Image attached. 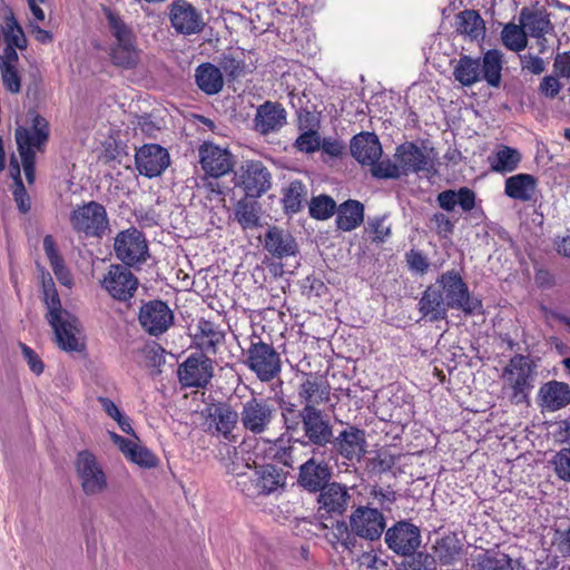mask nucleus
Listing matches in <instances>:
<instances>
[{
	"instance_id": "f257e3e1",
	"label": "nucleus",
	"mask_w": 570,
	"mask_h": 570,
	"mask_svg": "<svg viewBox=\"0 0 570 570\" xmlns=\"http://www.w3.org/2000/svg\"><path fill=\"white\" fill-rule=\"evenodd\" d=\"M281 416L288 442L302 446H312L317 455L321 449L326 450L334 435V425L330 415L318 407H301L291 401L279 403Z\"/></svg>"
},
{
	"instance_id": "6e6552de",
	"label": "nucleus",
	"mask_w": 570,
	"mask_h": 570,
	"mask_svg": "<svg viewBox=\"0 0 570 570\" xmlns=\"http://www.w3.org/2000/svg\"><path fill=\"white\" fill-rule=\"evenodd\" d=\"M256 338L257 341H250L244 363L259 381L269 382L281 373V355L272 344L263 342L259 337Z\"/></svg>"
},
{
	"instance_id": "e433bc0d",
	"label": "nucleus",
	"mask_w": 570,
	"mask_h": 570,
	"mask_svg": "<svg viewBox=\"0 0 570 570\" xmlns=\"http://www.w3.org/2000/svg\"><path fill=\"white\" fill-rule=\"evenodd\" d=\"M195 83L207 96H214L224 87V76L216 65L203 62L195 69Z\"/></svg>"
},
{
	"instance_id": "c9c22d12",
	"label": "nucleus",
	"mask_w": 570,
	"mask_h": 570,
	"mask_svg": "<svg viewBox=\"0 0 570 570\" xmlns=\"http://www.w3.org/2000/svg\"><path fill=\"white\" fill-rule=\"evenodd\" d=\"M519 21L531 37L539 40L541 39L542 41H546L544 35L553 30L549 13L546 9L531 10L528 7H523L520 11Z\"/></svg>"
},
{
	"instance_id": "0eeeda50",
	"label": "nucleus",
	"mask_w": 570,
	"mask_h": 570,
	"mask_svg": "<svg viewBox=\"0 0 570 570\" xmlns=\"http://www.w3.org/2000/svg\"><path fill=\"white\" fill-rule=\"evenodd\" d=\"M367 440L365 430L356 425H346L337 434L334 433L328 448L323 454L328 453L330 459L341 456L347 462L360 463L367 453Z\"/></svg>"
},
{
	"instance_id": "f704fd0d",
	"label": "nucleus",
	"mask_w": 570,
	"mask_h": 570,
	"mask_svg": "<svg viewBox=\"0 0 570 570\" xmlns=\"http://www.w3.org/2000/svg\"><path fill=\"white\" fill-rule=\"evenodd\" d=\"M197 333L194 335V344L204 354H217V346L223 343L225 334L217 330L208 320L200 318L197 324Z\"/></svg>"
},
{
	"instance_id": "864d4df0",
	"label": "nucleus",
	"mask_w": 570,
	"mask_h": 570,
	"mask_svg": "<svg viewBox=\"0 0 570 570\" xmlns=\"http://www.w3.org/2000/svg\"><path fill=\"white\" fill-rule=\"evenodd\" d=\"M503 45L512 51H521L527 46L524 28L512 22L507 23L501 32Z\"/></svg>"
},
{
	"instance_id": "603ef678",
	"label": "nucleus",
	"mask_w": 570,
	"mask_h": 570,
	"mask_svg": "<svg viewBox=\"0 0 570 570\" xmlns=\"http://www.w3.org/2000/svg\"><path fill=\"white\" fill-rule=\"evenodd\" d=\"M294 442H288V434L285 431L273 442L271 455L274 461L284 466L292 468L294 460Z\"/></svg>"
},
{
	"instance_id": "58836bf2",
	"label": "nucleus",
	"mask_w": 570,
	"mask_h": 570,
	"mask_svg": "<svg viewBox=\"0 0 570 570\" xmlns=\"http://www.w3.org/2000/svg\"><path fill=\"white\" fill-rule=\"evenodd\" d=\"M503 55L498 49H489L480 58V81L484 80L490 87L499 88L502 81Z\"/></svg>"
},
{
	"instance_id": "c756f323",
	"label": "nucleus",
	"mask_w": 570,
	"mask_h": 570,
	"mask_svg": "<svg viewBox=\"0 0 570 570\" xmlns=\"http://www.w3.org/2000/svg\"><path fill=\"white\" fill-rule=\"evenodd\" d=\"M203 414L215 425V431L228 439L239 421V413L227 402L207 405Z\"/></svg>"
},
{
	"instance_id": "f3484780",
	"label": "nucleus",
	"mask_w": 570,
	"mask_h": 570,
	"mask_svg": "<svg viewBox=\"0 0 570 570\" xmlns=\"http://www.w3.org/2000/svg\"><path fill=\"white\" fill-rule=\"evenodd\" d=\"M175 320L174 312L161 299L142 302L138 322L141 328L151 336H159L168 331Z\"/></svg>"
},
{
	"instance_id": "6ab92c4d",
	"label": "nucleus",
	"mask_w": 570,
	"mask_h": 570,
	"mask_svg": "<svg viewBox=\"0 0 570 570\" xmlns=\"http://www.w3.org/2000/svg\"><path fill=\"white\" fill-rule=\"evenodd\" d=\"M332 476L331 465L324 460H317L313 454L299 465L296 482L302 490L316 494L332 483Z\"/></svg>"
},
{
	"instance_id": "4d7b16f0",
	"label": "nucleus",
	"mask_w": 570,
	"mask_h": 570,
	"mask_svg": "<svg viewBox=\"0 0 570 570\" xmlns=\"http://www.w3.org/2000/svg\"><path fill=\"white\" fill-rule=\"evenodd\" d=\"M372 166V175L379 179H399L403 171L400 164L392 163L390 159L375 161Z\"/></svg>"
},
{
	"instance_id": "9d476101",
	"label": "nucleus",
	"mask_w": 570,
	"mask_h": 570,
	"mask_svg": "<svg viewBox=\"0 0 570 570\" xmlns=\"http://www.w3.org/2000/svg\"><path fill=\"white\" fill-rule=\"evenodd\" d=\"M114 249L116 257L129 267L142 264L149 257L145 234L136 227L119 232L115 238Z\"/></svg>"
},
{
	"instance_id": "a211bd4d",
	"label": "nucleus",
	"mask_w": 570,
	"mask_h": 570,
	"mask_svg": "<svg viewBox=\"0 0 570 570\" xmlns=\"http://www.w3.org/2000/svg\"><path fill=\"white\" fill-rule=\"evenodd\" d=\"M385 518L376 508L358 505L350 515V528L358 538L377 541L385 531Z\"/></svg>"
},
{
	"instance_id": "de8ad7c7",
	"label": "nucleus",
	"mask_w": 570,
	"mask_h": 570,
	"mask_svg": "<svg viewBox=\"0 0 570 570\" xmlns=\"http://www.w3.org/2000/svg\"><path fill=\"white\" fill-rule=\"evenodd\" d=\"M480 58H472L469 55H460V58L454 66V79L463 87H471L480 81Z\"/></svg>"
},
{
	"instance_id": "5701e85b",
	"label": "nucleus",
	"mask_w": 570,
	"mask_h": 570,
	"mask_svg": "<svg viewBox=\"0 0 570 570\" xmlns=\"http://www.w3.org/2000/svg\"><path fill=\"white\" fill-rule=\"evenodd\" d=\"M297 397L302 407H318L330 402L331 386L327 380L317 373H303V380L297 386Z\"/></svg>"
},
{
	"instance_id": "39448f33",
	"label": "nucleus",
	"mask_w": 570,
	"mask_h": 570,
	"mask_svg": "<svg viewBox=\"0 0 570 570\" xmlns=\"http://www.w3.org/2000/svg\"><path fill=\"white\" fill-rule=\"evenodd\" d=\"M537 367L534 360L523 354L513 355L503 367L501 377L507 381L511 390L512 404H530V394L538 375Z\"/></svg>"
},
{
	"instance_id": "20e7f679",
	"label": "nucleus",
	"mask_w": 570,
	"mask_h": 570,
	"mask_svg": "<svg viewBox=\"0 0 570 570\" xmlns=\"http://www.w3.org/2000/svg\"><path fill=\"white\" fill-rule=\"evenodd\" d=\"M441 289L444 301L451 309H458L464 316L484 315L482 299L473 295L461 274L455 271H446L440 274L434 283Z\"/></svg>"
},
{
	"instance_id": "052dcab7",
	"label": "nucleus",
	"mask_w": 570,
	"mask_h": 570,
	"mask_svg": "<svg viewBox=\"0 0 570 570\" xmlns=\"http://www.w3.org/2000/svg\"><path fill=\"white\" fill-rule=\"evenodd\" d=\"M135 125V128H138L147 138H156L161 130V124L155 120L151 114L137 116Z\"/></svg>"
},
{
	"instance_id": "412c9836",
	"label": "nucleus",
	"mask_w": 570,
	"mask_h": 570,
	"mask_svg": "<svg viewBox=\"0 0 570 570\" xmlns=\"http://www.w3.org/2000/svg\"><path fill=\"white\" fill-rule=\"evenodd\" d=\"M169 165L170 156L168 150L158 144H145L136 150V169L147 178L160 176Z\"/></svg>"
},
{
	"instance_id": "c85d7f7f",
	"label": "nucleus",
	"mask_w": 570,
	"mask_h": 570,
	"mask_svg": "<svg viewBox=\"0 0 570 570\" xmlns=\"http://www.w3.org/2000/svg\"><path fill=\"white\" fill-rule=\"evenodd\" d=\"M351 155L361 165H373L382 155V146L374 132L362 131L351 139Z\"/></svg>"
},
{
	"instance_id": "79ce46f5",
	"label": "nucleus",
	"mask_w": 570,
	"mask_h": 570,
	"mask_svg": "<svg viewBox=\"0 0 570 570\" xmlns=\"http://www.w3.org/2000/svg\"><path fill=\"white\" fill-rule=\"evenodd\" d=\"M43 250L58 282L66 287H71L73 277L67 268L63 257L59 254L56 242L51 235L45 236Z\"/></svg>"
},
{
	"instance_id": "72a5a7b5",
	"label": "nucleus",
	"mask_w": 570,
	"mask_h": 570,
	"mask_svg": "<svg viewBox=\"0 0 570 570\" xmlns=\"http://www.w3.org/2000/svg\"><path fill=\"white\" fill-rule=\"evenodd\" d=\"M538 178L531 174L520 173L504 181V194L514 200L530 202L537 191Z\"/></svg>"
},
{
	"instance_id": "ea45409f",
	"label": "nucleus",
	"mask_w": 570,
	"mask_h": 570,
	"mask_svg": "<svg viewBox=\"0 0 570 570\" xmlns=\"http://www.w3.org/2000/svg\"><path fill=\"white\" fill-rule=\"evenodd\" d=\"M308 189L301 180H292L287 187L282 189L283 212L286 216L293 217L299 213L307 202Z\"/></svg>"
},
{
	"instance_id": "338daca9",
	"label": "nucleus",
	"mask_w": 570,
	"mask_h": 570,
	"mask_svg": "<svg viewBox=\"0 0 570 570\" xmlns=\"http://www.w3.org/2000/svg\"><path fill=\"white\" fill-rule=\"evenodd\" d=\"M431 220L436 226V233L443 237L448 238L454 233V222H452L445 214L438 212L434 213Z\"/></svg>"
},
{
	"instance_id": "b1692460",
	"label": "nucleus",
	"mask_w": 570,
	"mask_h": 570,
	"mask_svg": "<svg viewBox=\"0 0 570 570\" xmlns=\"http://www.w3.org/2000/svg\"><path fill=\"white\" fill-rule=\"evenodd\" d=\"M254 130L262 136L278 132L287 124V112L278 101L266 100L256 108Z\"/></svg>"
},
{
	"instance_id": "69168bd1",
	"label": "nucleus",
	"mask_w": 570,
	"mask_h": 570,
	"mask_svg": "<svg viewBox=\"0 0 570 570\" xmlns=\"http://www.w3.org/2000/svg\"><path fill=\"white\" fill-rule=\"evenodd\" d=\"M19 347L21 348V353L27 361L29 370L36 375L42 374L45 364L36 351L22 342H19Z\"/></svg>"
},
{
	"instance_id": "3c124183",
	"label": "nucleus",
	"mask_w": 570,
	"mask_h": 570,
	"mask_svg": "<svg viewBox=\"0 0 570 570\" xmlns=\"http://www.w3.org/2000/svg\"><path fill=\"white\" fill-rule=\"evenodd\" d=\"M307 205L309 216L316 220L328 219L337 209L335 200L326 194L312 197Z\"/></svg>"
},
{
	"instance_id": "aec40b11",
	"label": "nucleus",
	"mask_w": 570,
	"mask_h": 570,
	"mask_svg": "<svg viewBox=\"0 0 570 570\" xmlns=\"http://www.w3.org/2000/svg\"><path fill=\"white\" fill-rule=\"evenodd\" d=\"M168 18L174 30L184 36L203 31L205 23L200 11L186 0H174L168 7Z\"/></svg>"
},
{
	"instance_id": "13d9d810",
	"label": "nucleus",
	"mask_w": 570,
	"mask_h": 570,
	"mask_svg": "<svg viewBox=\"0 0 570 570\" xmlns=\"http://www.w3.org/2000/svg\"><path fill=\"white\" fill-rule=\"evenodd\" d=\"M129 461L144 469H153L159 464L157 455L148 448L137 444Z\"/></svg>"
},
{
	"instance_id": "c03bdc74",
	"label": "nucleus",
	"mask_w": 570,
	"mask_h": 570,
	"mask_svg": "<svg viewBox=\"0 0 570 570\" xmlns=\"http://www.w3.org/2000/svg\"><path fill=\"white\" fill-rule=\"evenodd\" d=\"M522 155L517 148L505 145H501L488 158L491 170L499 174L514 171L519 167Z\"/></svg>"
},
{
	"instance_id": "bf43d9fd",
	"label": "nucleus",
	"mask_w": 570,
	"mask_h": 570,
	"mask_svg": "<svg viewBox=\"0 0 570 570\" xmlns=\"http://www.w3.org/2000/svg\"><path fill=\"white\" fill-rule=\"evenodd\" d=\"M551 463L558 478L570 482V448H563L558 451L552 458Z\"/></svg>"
},
{
	"instance_id": "0e129e2a",
	"label": "nucleus",
	"mask_w": 570,
	"mask_h": 570,
	"mask_svg": "<svg viewBox=\"0 0 570 570\" xmlns=\"http://www.w3.org/2000/svg\"><path fill=\"white\" fill-rule=\"evenodd\" d=\"M559 78L560 77L556 76L554 73L544 76L538 87L539 94L546 98L554 99L562 88Z\"/></svg>"
},
{
	"instance_id": "e2e57ef3",
	"label": "nucleus",
	"mask_w": 570,
	"mask_h": 570,
	"mask_svg": "<svg viewBox=\"0 0 570 570\" xmlns=\"http://www.w3.org/2000/svg\"><path fill=\"white\" fill-rule=\"evenodd\" d=\"M301 289L302 294L307 297H321L327 291V287L321 278L308 275L302 279Z\"/></svg>"
},
{
	"instance_id": "a878e982",
	"label": "nucleus",
	"mask_w": 570,
	"mask_h": 570,
	"mask_svg": "<svg viewBox=\"0 0 570 570\" xmlns=\"http://www.w3.org/2000/svg\"><path fill=\"white\" fill-rule=\"evenodd\" d=\"M436 203L439 207L445 212H453L459 206L464 213H471L473 216L482 217L483 210L475 209L476 194L469 187H460L459 189H445L438 194Z\"/></svg>"
},
{
	"instance_id": "423d86ee",
	"label": "nucleus",
	"mask_w": 570,
	"mask_h": 570,
	"mask_svg": "<svg viewBox=\"0 0 570 570\" xmlns=\"http://www.w3.org/2000/svg\"><path fill=\"white\" fill-rule=\"evenodd\" d=\"M288 472L272 463L255 466L253 478L240 476L237 485L248 498L281 494L285 491Z\"/></svg>"
},
{
	"instance_id": "bb28decb",
	"label": "nucleus",
	"mask_w": 570,
	"mask_h": 570,
	"mask_svg": "<svg viewBox=\"0 0 570 570\" xmlns=\"http://www.w3.org/2000/svg\"><path fill=\"white\" fill-rule=\"evenodd\" d=\"M264 249L275 258L296 256L299 252L295 237L286 229L269 226L264 236Z\"/></svg>"
},
{
	"instance_id": "680f3d73",
	"label": "nucleus",
	"mask_w": 570,
	"mask_h": 570,
	"mask_svg": "<svg viewBox=\"0 0 570 570\" xmlns=\"http://www.w3.org/2000/svg\"><path fill=\"white\" fill-rule=\"evenodd\" d=\"M2 85L10 94H19L21 91V76L18 67L0 68Z\"/></svg>"
},
{
	"instance_id": "2f4dec72",
	"label": "nucleus",
	"mask_w": 570,
	"mask_h": 570,
	"mask_svg": "<svg viewBox=\"0 0 570 570\" xmlns=\"http://www.w3.org/2000/svg\"><path fill=\"white\" fill-rule=\"evenodd\" d=\"M395 158L400 164L403 175L429 170V158L414 141H405L399 145Z\"/></svg>"
},
{
	"instance_id": "8fccbe9b",
	"label": "nucleus",
	"mask_w": 570,
	"mask_h": 570,
	"mask_svg": "<svg viewBox=\"0 0 570 570\" xmlns=\"http://www.w3.org/2000/svg\"><path fill=\"white\" fill-rule=\"evenodd\" d=\"M102 12L108 23V28L115 38V42L137 39L132 28L127 24L122 18L111 8L104 6Z\"/></svg>"
},
{
	"instance_id": "2eb2a0df",
	"label": "nucleus",
	"mask_w": 570,
	"mask_h": 570,
	"mask_svg": "<svg viewBox=\"0 0 570 570\" xmlns=\"http://www.w3.org/2000/svg\"><path fill=\"white\" fill-rule=\"evenodd\" d=\"M77 475L86 495H95L107 489V476L94 453L88 450L78 452L75 460Z\"/></svg>"
},
{
	"instance_id": "7ed1b4c3",
	"label": "nucleus",
	"mask_w": 570,
	"mask_h": 570,
	"mask_svg": "<svg viewBox=\"0 0 570 570\" xmlns=\"http://www.w3.org/2000/svg\"><path fill=\"white\" fill-rule=\"evenodd\" d=\"M27 116L31 121V127L18 126L14 131V138L26 179L31 185L36 179L35 149L43 150L49 140L50 127L48 120L35 109H29Z\"/></svg>"
},
{
	"instance_id": "473e14b6",
	"label": "nucleus",
	"mask_w": 570,
	"mask_h": 570,
	"mask_svg": "<svg viewBox=\"0 0 570 570\" xmlns=\"http://www.w3.org/2000/svg\"><path fill=\"white\" fill-rule=\"evenodd\" d=\"M455 32L471 41L483 40L485 37V22L479 11L464 9L455 16Z\"/></svg>"
},
{
	"instance_id": "09e8293b",
	"label": "nucleus",
	"mask_w": 570,
	"mask_h": 570,
	"mask_svg": "<svg viewBox=\"0 0 570 570\" xmlns=\"http://www.w3.org/2000/svg\"><path fill=\"white\" fill-rule=\"evenodd\" d=\"M433 548L439 561L443 566L453 564L462 553V544L454 533L436 540Z\"/></svg>"
},
{
	"instance_id": "5fc2aeb1",
	"label": "nucleus",
	"mask_w": 570,
	"mask_h": 570,
	"mask_svg": "<svg viewBox=\"0 0 570 570\" xmlns=\"http://www.w3.org/2000/svg\"><path fill=\"white\" fill-rule=\"evenodd\" d=\"M218 68H220L222 73H225L227 81L233 82L237 80L245 73V61L242 59H236L233 55H222Z\"/></svg>"
},
{
	"instance_id": "1a4fd4ad",
	"label": "nucleus",
	"mask_w": 570,
	"mask_h": 570,
	"mask_svg": "<svg viewBox=\"0 0 570 570\" xmlns=\"http://www.w3.org/2000/svg\"><path fill=\"white\" fill-rule=\"evenodd\" d=\"M276 413V407L268 399L252 396L242 404L239 422L246 432L261 435L269 430Z\"/></svg>"
},
{
	"instance_id": "4c0bfd02",
	"label": "nucleus",
	"mask_w": 570,
	"mask_h": 570,
	"mask_svg": "<svg viewBox=\"0 0 570 570\" xmlns=\"http://www.w3.org/2000/svg\"><path fill=\"white\" fill-rule=\"evenodd\" d=\"M472 567L474 570H519L521 562L504 552L488 549L473 559Z\"/></svg>"
},
{
	"instance_id": "37998d69",
	"label": "nucleus",
	"mask_w": 570,
	"mask_h": 570,
	"mask_svg": "<svg viewBox=\"0 0 570 570\" xmlns=\"http://www.w3.org/2000/svg\"><path fill=\"white\" fill-rule=\"evenodd\" d=\"M139 53L137 39H131L124 42H114L109 55L114 66L124 69H134L139 62Z\"/></svg>"
},
{
	"instance_id": "f8f14e48",
	"label": "nucleus",
	"mask_w": 570,
	"mask_h": 570,
	"mask_svg": "<svg viewBox=\"0 0 570 570\" xmlns=\"http://www.w3.org/2000/svg\"><path fill=\"white\" fill-rule=\"evenodd\" d=\"M235 186L240 187L245 196L262 197L272 187V174L261 160H246L235 173Z\"/></svg>"
},
{
	"instance_id": "6e6d98bb",
	"label": "nucleus",
	"mask_w": 570,
	"mask_h": 570,
	"mask_svg": "<svg viewBox=\"0 0 570 570\" xmlns=\"http://www.w3.org/2000/svg\"><path fill=\"white\" fill-rule=\"evenodd\" d=\"M294 147L306 154L315 153L321 148V136L315 128L303 131L295 140Z\"/></svg>"
},
{
	"instance_id": "7c9ffc66",
	"label": "nucleus",
	"mask_w": 570,
	"mask_h": 570,
	"mask_svg": "<svg viewBox=\"0 0 570 570\" xmlns=\"http://www.w3.org/2000/svg\"><path fill=\"white\" fill-rule=\"evenodd\" d=\"M539 404L548 411L556 412L570 404V385L564 382L549 381L538 392Z\"/></svg>"
},
{
	"instance_id": "49530a36",
	"label": "nucleus",
	"mask_w": 570,
	"mask_h": 570,
	"mask_svg": "<svg viewBox=\"0 0 570 570\" xmlns=\"http://www.w3.org/2000/svg\"><path fill=\"white\" fill-rule=\"evenodd\" d=\"M396 570H436V558L420 549L393 560Z\"/></svg>"
},
{
	"instance_id": "a18cd8bd",
	"label": "nucleus",
	"mask_w": 570,
	"mask_h": 570,
	"mask_svg": "<svg viewBox=\"0 0 570 570\" xmlns=\"http://www.w3.org/2000/svg\"><path fill=\"white\" fill-rule=\"evenodd\" d=\"M261 205L256 198L244 196L235 205V218L243 229L261 226Z\"/></svg>"
},
{
	"instance_id": "cd10ccee",
	"label": "nucleus",
	"mask_w": 570,
	"mask_h": 570,
	"mask_svg": "<svg viewBox=\"0 0 570 570\" xmlns=\"http://www.w3.org/2000/svg\"><path fill=\"white\" fill-rule=\"evenodd\" d=\"M417 309L422 318L436 323L446 320L448 311L451 308L444 301L441 289L432 284L422 293L417 303Z\"/></svg>"
},
{
	"instance_id": "a19ab883",
	"label": "nucleus",
	"mask_w": 570,
	"mask_h": 570,
	"mask_svg": "<svg viewBox=\"0 0 570 570\" xmlns=\"http://www.w3.org/2000/svg\"><path fill=\"white\" fill-rule=\"evenodd\" d=\"M336 227L343 232H351L358 227L364 219V205L355 199L343 202L336 209Z\"/></svg>"
},
{
	"instance_id": "9b49d317",
	"label": "nucleus",
	"mask_w": 570,
	"mask_h": 570,
	"mask_svg": "<svg viewBox=\"0 0 570 570\" xmlns=\"http://www.w3.org/2000/svg\"><path fill=\"white\" fill-rule=\"evenodd\" d=\"M384 542L397 559L421 548V528L411 520H399L384 531Z\"/></svg>"
},
{
	"instance_id": "4468645a",
	"label": "nucleus",
	"mask_w": 570,
	"mask_h": 570,
	"mask_svg": "<svg viewBox=\"0 0 570 570\" xmlns=\"http://www.w3.org/2000/svg\"><path fill=\"white\" fill-rule=\"evenodd\" d=\"M70 224L78 233L101 237L108 228L109 222L106 208L100 203L91 200L71 212Z\"/></svg>"
},
{
	"instance_id": "ddd939ff",
	"label": "nucleus",
	"mask_w": 570,
	"mask_h": 570,
	"mask_svg": "<svg viewBox=\"0 0 570 570\" xmlns=\"http://www.w3.org/2000/svg\"><path fill=\"white\" fill-rule=\"evenodd\" d=\"M183 387L206 389L214 376V361L204 353H191L177 370Z\"/></svg>"
},
{
	"instance_id": "393cba45",
	"label": "nucleus",
	"mask_w": 570,
	"mask_h": 570,
	"mask_svg": "<svg viewBox=\"0 0 570 570\" xmlns=\"http://www.w3.org/2000/svg\"><path fill=\"white\" fill-rule=\"evenodd\" d=\"M200 165L210 178H219L233 170L234 155L224 148L214 145H204L199 149Z\"/></svg>"
},
{
	"instance_id": "dca6fc26",
	"label": "nucleus",
	"mask_w": 570,
	"mask_h": 570,
	"mask_svg": "<svg viewBox=\"0 0 570 570\" xmlns=\"http://www.w3.org/2000/svg\"><path fill=\"white\" fill-rule=\"evenodd\" d=\"M317 494L316 515L322 521L342 517L352 499L348 488L335 481Z\"/></svg>"
},
{
	"instance_id": "f03ea898",
	"label": "nucleus",
	"mask_w": 570,
	"mask_h": 570,
	"mask_svg": "<svg viewBox=\"0 0 570 570\" xmlns=\"http://www.w3.org/2000/svg\"><path fill=\"white\" fill-rule=\"evenodd\" d=\"M41 287L42 301L47 308L45 317L52 327L58 347L68 353H83L86 343L78 337L81 333V322L62 307L56 284L46 269L41 271Z\"/></svg>"
},
{
	"instance_id": "774afa93",
	"label": "nucleus",
	"mask_w": 570,
	"mask_h": 570,
	"mask_svg": "<svg viewBox=\"0 0 570 570\" xmlns=\"http://www.w3.org/2000/svg\"><path fill=\"white\" fill-rule=\"evenodd\" d=\"M553 73L560 78H570V51H564L556 56Z\"/></svg>"
},
{
	"instance_id": "4be33fe9",
	"label": "nucleus",
	"mask_w": 570,
	"mask_h": 570,
	"mask_svg": "<svg viewBox=\"0 0 570 570\" xmlns=\"http://www.w3.org/2000/svg\"><path fill=\"white\" fill-rule=\"evenodd\" d=\"M128 267L119 264L110 265L108 274L102 279V287L119 302L129 301L138 288V278Z\"/></svg>"
}]
</instances>
